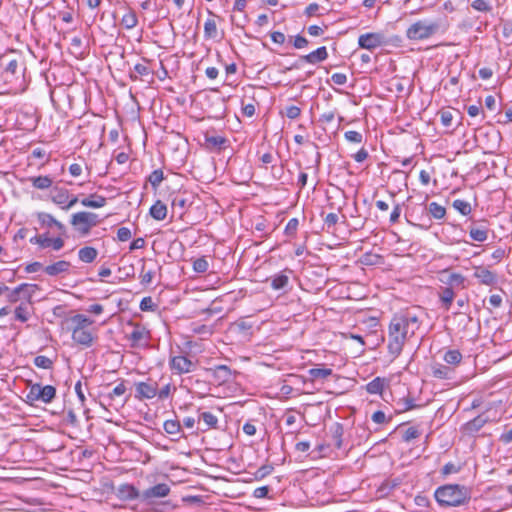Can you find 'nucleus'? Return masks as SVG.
I'll list each match as a JSON object with an SVG mask.
<instances>
[{"label":"nucleus","mask_w":512,"mask_h":512,"mask_svg":"<svg viewBox=\"0 0 512 512\" xmlns=\"http://www.w3.org/2000/svg\"><path fill=\"white\" fill-rule=\"evenodd\" d=\"M419 436H420V432L417 428L409 427L408 429L405 430V432L402 436V439L404 442H410L411 440L416 439Z\"/></svg>","instance_id":"58"},{"label":"nucleus","mask_w":512,"mask_h":512,"mask_svg":"<svg viewBox=\"0 0 512 512\" xmlns=\"http://www.w3.org/2000/svg\"><path fill=\"white\" fill-rule=\"evenodd\" d=\"M138 24V17L136 15V12L133 9H129L121 19V25L127 29L131 30L135 28Z\"/></svg>","instance_id":"35"},{"label":"nucleus","mask_w":512,"mask_h":512,"mask_svg":"<svg viewBox=\"0 0 512 512\" xmlns=\"http://www.w3.org/2000/svg\"><path fill=\"white\" fill-rule=\"evenodd\" d=\"M163 429L167 434H169L171 436H177L176 438H174L175 440L180 438L181 424H180L179 420H177V419L166 420L163 424Z\"/></svg>","instance_id":"33"},{"label":"nucleus","mask_w":512,"mask_h":512,"mask_svg":"<svg viewBox=\"0 0 512 512\" xmlns=\"http://www.w3.org/2000/svg\"><path fill=\"white\" fill-rule=\"evenodd\" d=\"M438 295H439V299L441 301L442 306L446 310H449L451 307V304L454 300V297H455V293H454L452 287H448V286L441 287Z\"/></svg>","instance_id":"28"},{"label":"nucleus","mask_w":512,"mask_h":512,"mask_svg":"<svg viewBox=\"0 0 512 512\" xmlns=\"http://www.w3.org/2000/svg\"><path fill=\"white\" fill-rule=\"evenodd\" d=\"M134 397L139 401L150 400L158 393V383L152 379L135 382Z\"/></svg>","instance_id":"10"},{"label":"nucleus","mask_w":512,"mask_h":512,"mask_svg":"<svg viewBox=\"0 0 512 512\" xmlns=\"http://www.w3.org/2000/svg\"><path fill=\"white\" fill-rule=\"evenodd\" d=\"M99 223L98 215L92 212H77L72 215L71 224L81 235H87Z\"/></svg>","instance_id":"5"},{"label":"nucleus","mask_w":512,"mask_h":512,"mask_svg":"<svg viewBox=\"0 0 512 512\" xmlns=\"http://www.w3.org/2000/svg\"><path fill=\"white\" fill-rule=\"evenodd\" d=\"M171 488L168 483L161 482L154 484L141 491L142 504L153 505L170 494Z\"/></svg>","instance_id":"6"},{"label":"nucleus","mask_w":512,"mask_h":512,"mask_svg":"<svg viewBox=\"0 0 512 512\" xmlns=\"http://www.w3.org/2000/svg\"><path fill=\"white\" fill-rule=\"evenodd\" d=\"M98 256V251L92 246H85L78 251V258L84 263H92Z\"/></svg>","instance_id":"31"},{"label":"nucleus","mask_w":512,"mask_h":512,"mask_svg":"<svg viewBox=\"0 0 512 512\" xmlns=\"http://www.w3.org/2000/svg\"><path fill=\"white\" fill-rule=\"evenodd\" d=\"M382 44V36L377 33L362 34L358 38V45L363 49L372 50Z\"/></svg>","instance_id":"19"},{"label":"nucleus","mask_w":512,"mask_h":512,"mask_svg":"<svg viewBox=\"0 0 512 512\" xmlns=\"http://www.w3.org/2000/svg\"><path fill=\"white\" fill-rule=\"evenodd\" d=\"M116 497L126 503H142L141 491L131 483H122L115 488Z\"/></svg>","instance_id":"8"},{"label":"nucleus","mask_w":512,"mask_h":512,"mask_svg":"<svg viewBox=\"0 0 512 512\" xmlns=\"http://www.w3.org/2000/svg\"><path fill=\"white\" fill-rule=\"evenodd\" d=\"M462 466L460 464H455L453 462L446 463L441 469V475L448 476L450 474H456L460 472Z\"/></svg>","instance_id":"51"},{"label":"nucleus","mask_w":512,"mask_h":512,"mask_svg":"<svg viewBox=\"0 0 512 512\" xmlns=\"http://www.w3.org/2000/svg\"><path fill=\"white\" fill-rule=\"evenodd\" d=\"M187 200L183 197L176 196L172 200V208L173 210H176L177 208L180 209L179 214H183V210L186 206Z\"/></svg>","instance_id":"61"},{"label":"nucleus","mask_w":512,"mask_h":512,"mask_svg":"<svg viewBox=\"0 0 512 512\" xmlns=\"http://www.w3.org/2000/svg\"><path fill=\"white\" fill-rule=\"evenodd\" d=\"M106 203L107 199L104 196L98 195L96 193L90 194L88 197L81 200V204L83 206L90 208H101L104 207Z\"/></svg>","instance_id":"27"},{"label":"nucleus","mask_w":512,"mask_h":512,"mask_svg":"<svg viewBox=\"0 0 512 512\" xmlns=\"http://www.w3.org/2000/svg\"><path fill=\"white\" fill-rule=\"evenodd\" d=\"M199 421H202L205 425L203 431L213 429L217 427L218 418L211 412H203L199 415Z\"/></svg>","instance_id":"37"},{"label":"nucleus","mask_w":512,"mask_h":512,"mask_svg":"<svg viewBox=\"0 0 512 512\" xmlns=\"http://www.w3.org/2000/svg\"><path fill=\"white\" fill-rule=\"evenodd\" d=\"M211 373L215 381L219 384L229 381L232 376L230 368L226 365L216 366L215 368L211 369Z\"/></svg>","instance_id":"23"},{"label":"nucleus","mask_w":512,"mask_h":512,"mask_svg":"<svg viewBox=\"0 0 512 512\" xmlns=\"http://www.w3.org/2000/svg\"><path fill=\"white\" fill-rule=\"evenodd\" d=\"M385 386V378L376 377L366 384V391L369 394H382Z\"/></svg>","instance_id":"36"},{"label":"nucleus","mask_w":512,"mask_h":512,"mask_svg":"<svg viewBox=\"0 0 512 512\" xmlns=\"http://www.w3.org/2000/svg\"><path fill=\"white\" fill-rule=\"evenodd\" d=\"M453 208L463 216H468L472 212L471 204L462 199H456L452 203Z\"/></svg>","instance_id":"43"},{"label":"nucleus","mask_w":512,"mask_h":512,"mask_svg":"<svg viewBox=\"0 0 512 512\" xmlns=\"http://www.w3.org/2000/svg\"><path fill=\"white\" fill-rule=\"evenodd\" d=\"M332 444L341 449L343 444L344 427L341 423L336 422L330 427Z\"/></svg>","instance_id":"24"},{"label":"nucleus","mask_w":512,"mask_h":512,"mask_svg":"<svg viewBox=\"0 0 512 512\" xmlns=\"http://www.w3.org/2000/svg\"><path fill=\"white\" fill-rule=\"evenodd\" d=\"M488 422V417L484 414H480L473 418L472 420L466 422L461 430L464 434L473 436L475 435L480 429L484 427V425Z\"/></svg>","instance_id":"17"},{"label":"nucleus","mask_w":512,"mask_h":512,"mask_svg":"<svg viewBox=\"0 0 512 512\" xmlns=\"http://www.w3.org/2000/svg\"><path fill=\"white\" fill-rule=\"evenodd\" d=\"M151 338L150 331L144 326L136 324L133 331L127 336L132 348L145 347Z\"/></svg>","instance_id":"11"},{"label":"nucleus","mask_w":512,"mask_h":512,"mask_svg":"<svg viewBox=\"0 0 512 512\" xmlns=\"http://www.w3.org/2000/svg\"><path fill=\"white\" fill-rule=\"evenodd\" d=\"M164 179V174L161 169L154 170L148 177V181L154 189H157Z\"/></svg>","instance_id":"47"},{"label":"nucleus","mask_w":512,"mask_h":512,"mask_svg":"<svg viewBox=\"0 0 512 512\" xmlns=\"http://www.w3.org/2000/svg\"><path fill=\"white\" fill-rule=\"evenodd\" d=\"M32 304L20 303L14 310V318L20 322H26L29 320L32 313Z\"/></svg>","instance_id":"25"},{"label":"nucleus","mask_w":512,"mask_h":512,"mask_svg":"<svg viewBox=\"0 0 512 512\" xmlns=\"http://www.w3.org/2000/svg\"><path fill=\"white\" fill-rule=\"evenodd\" d=\"M473 277L477 279L479 284L485 286H494L498 282L497 273L489 270L484 266H474Z\"/></svg>","instance_id":"14"},{"label":"nucleus","mask_w":512,"mask_h":512,"mask_svg":"<svg viewBox=\"0 0 512 512\" xmlns=\"http://www.w3.org/2000/svg\"><path fill=\"white\" fill-rule=\"evenodd\" d=\"M150 215L157 221H162L167 216V206L160 200H157L150 208Z\"/></svg>","instance_id":"29"},{"label":"nucleus","mask_w":512,"mask_h":512,"mask_svg":"<svg viewBox=\"0 0 512 512\" xmlns=\"http://www.w3.org/2000/svg\"><path fill=\"white\" fill-rule=\"evenodd\" d=\"M273 469L274 468L272 465H263L259 467L254 474L255 479L261 480L265 478L266 476L272 473Z\"/></svg>","instance_id":"57"},{"label":"nucleus","mask_w":512,"mask_h":512,"mask_svg":"<svg viewBox=\"0 0 512 512\" xmlns=\"http://www.w3.org/2000/svg\"><path fill=\"white\" fill-rule=\"evenodd\" d=\"M344 138L346 141L351 142V143L360 144L363 142V135H362V133H360L358 131H353V130L346 131L344 133Z\"/></svg>","instance_id":"53"},{"label":"nucleus","mask_w":512,"mask_h":512,"mask_svg":"<svg viewBox=\"0 0 512 512\" xmlns=\"http://www.w3.org/2000/svg\"><path fill=\"white\" fill-rule=\"evenodd\" d=\"M299 226V221L297 218H291L288 223L286 224V227L284 229V233L288 237H294L296 235L297 229Z\"/></svg>","instance_id":"52"},{"label":"nucleus","mask_w":512,"mask_h":512,"mask_svg":"<svg viewBox=\"0 0 512 512\" xmlns=\"http://www.w3.org/2000/svg\"><path fill=\"white\" fill-rule=\"evenodd\" d=\"M30 243L38 244L41 248H47L52 246L56 251L60 250L64 246V240L61 237L48 238L46 235H35L30 238Z\"/></svg>","instance_id":"16"},{"label":"nucleus","mask_w":512,"mask_h":512,"mask_svg":"<svg viewBox=\"0 0 512 512\" xmlns=\"http://www.w3.org/2000/svg\"><path fill=\"white\" fill-rule=\"evenodd\" d=\"M434 496L442 507H456L467 502L471 497L470 489L464 485L446 484L438 487Z\"/></svg>","instance_id":"2"},{"label":"nucleus","mask_w":512,"mask_h":512,"mask_svg":"<svg viewBox=\"0 0 512 512\" xmlns=\"http://www.w3.org/2000/svg\"><path fill=\"white\" fill-rule=\"evenodd\" d=\"M465 277L460 273H450L447 280L444 281L448 287L461 286L464 287Z\"/></svg>","instance_id":"44"},{"label":"nucleus","mask_w":512,"mask_h":512,"mask_svg":"<svg viewBox=\"0 0 512 512\" xmlns=\"http://www.w3.org/2000/svg\"><path fill=\"white\" fill-rule=\"evenodd\" d=\"M132 237L131 230L127 227H120L117 231V238L121 242L128 241Z\"/></svg>","instance_id":"62"},{"label":"nucleus","mask_w":512,"mask_h":512,"mask_svg":"<svg viewBox=\"0 0 512 512\" xmlns=\"http://www.w3.org/2000/svg\"><path fill=\"white\" fill-rule=\"evenodd\" d=\"M443 359L447 364L458 365L462 360V354L458 349H450L445 352Z\"/></svg>","instance_id":"41"},{"label":"nucleus","mask_w":512,"mask_h":512,"mask_svg":"<svg viewBox=\"0 0 512 512\" xmlns=\"http://www.w3.org/2000/svg\"><path fill=\"white\" fill-rule=\"evenodd\" d=\"M155 308L156 305L152 301L151 297H144L140 302V309L142 311H153Z\"/></svg>","instance_id":"63"},{"label":"nucleus","mask_w":512,"mask_h":512,"mask_svg":"<svg viewBox=\"0 0 512 512\" xmlns=\"http://www.w3.org/2000/svg\"><path fill=\"white\" fill-rule=\"evenodd\" d=\"M134 72L137 75L130 74L131 80H137L138 76H148L151 73L149 67L147 65L141 64V63L135 64Z\"/></svg>","instance_id":"49"},{"label":"nucleus","mask_w":512,"mask_h":512,"mask_svg":"<svg viewBox=\"0 0 512 512\" xmlns=\"http://www.w3.org/2000/svg\"><path fill=\"white\" fill-rule=\"evenodd\" d=\"M451 374V370L444 365H439L438 367L434 368L433 370V376L439 379H449Z\"/></svg>","instance_id":"54"},{"label":"nucleus","mask_w":512,"mask_h":512,"mask_svg":"<svg viewBox=\"0 0 512 512\" xmlns=\"http://www.w3.org/2000/svg\"><path fill=\"white\" fill-rule=\"evenodd\" d=\"M127 388L125 386V380H120V382L113 388V390L106 395H103L104 400H107L108 405L112 404V401L116 397H121L125 394Z\"/></svg>","instance_id":"34"},{"label":"nucleus","mask_w":512,"mask_h":512,"mask_svg":"<svg viewBox=\"0 0 512 512\" xmlns=\"http://www.w3.org/2000/svg\"><path fill=\"white\" fill-rule=\"evenodd\" d=\"M328 58V51L325 46L318 47L316 50L303 55L300 57V61L308 63V64H318L320 62L325 61Z\"/></svg>","instance_id":"20"},{"label":"nucleus","mask_w":512,"mask_h":512,"mask_svg":"<svg viewBox=\"0 0 512 512\" xmlns=\"http://www.w3.org/2000/svg\"><path fill=\"white\" fill-rule=\"evenodd\" d=\"M28 289H39V286L37 284L22 283L12 290L9 289V293L7 295L8 301L10 303H16L20 299L21 292Z\"/></svg>","instance_id":"26"},{"label":"nucleus","mask_w":512,"mask_h":512,"mask_svg":"<svg viewBox=\"0 0 512 512\" xmlns=\"http://www.w3.org/2000/svg\"><path fill=\"white\" fill-rule=\"evenodd\" d=\"M309 44V41L303 37L302 35H296L293 40V46L296 49L306 48Z\"/></svg>","instance_id":"64"},{"label":"nucleus","mask_w":512,"mask_h":512,"mask_svg":"<svg viewBox=\"0 0 512 512\" xmlns=\"http://www.w3.org/2000/svg\"><path fill=\"white\" fill-rule=\"evenodd\" d=\"M382 257L378 254H374L372 252H366L361 257V263L364 265L372 266L381 263Z\"/></svg>","instance_id":"45"},{"label":"nucleus","mask_w":512,"mask_h":512,"mask_svg":"<svg viewBox=\"0 0 512 512\" xmlns=\"http://www.w3.org/2000/svg\"><path fill=\"white\" fill-rule=\"evenodd\" d=\"M471 7L478 12H491L492 5L486 0H474L471 3Z\"/></svg>","instance_id":"48"},{"label":"nucleus","mask_w":512,"mask_h":512,"mask_svg":"<svg viewBox=\"0 0 512 512\" xmlns=\"http://www.w3.org/2000/svg\"><path fill=\"white\" fill-rule=\"evenodd\" d=\"M33 363L36 367L42 369H52L53 361L44 355H38L34 358Z\"/></svg>","instance_id":"46"},{"label":"nucleus","mask_w":512,"mask_h":512,"mask_svg":"<svg viewBox=\"0 0 512 512\" xmlns=\"http://www.w3.org/2000/svg\"><path fill=\"white\" fill-rule=\"evenodd\" d=\"M71 263L66 260H60L44 267V272L49 276H57L69 271Z\"/></svg>","instance_id":"22"},{"label":"nucleus","mask_w":512,"mask_h":512,"mask_svg":"<svg viewBox=\"0 0 512 512\" xmlns=\"http://www.w3.org/2000/svg\"><path fill=\"white\" fill-rule=\"evenodd\" d=\"M38 220L40 221V223L42 225H45L47 227H52V226H55L58 230H60L61 232H63L65 230V226L59 222L58 220H56L51 214L49 213H45V212H41L38 214Z\"/></svg>","instance_id":"32"},{"label":"nucleus","mask_w":512,"mask_h":512,"mask_svg":"<svg viewBox=\"0 0 512 512\" xmlns=\"http://www.w3.org/2000/svg\"><path fill=\"white\" fill-rule=\"evenodd\" d=\"M172 390L175 391L176 387H172L171 384L168 383L165 386H163L161 389L158 388V393L156 396H158V398L160 400L167 399L171 395Z\"/></svg>","instance_id":"60"},{"label":"nucleus","mask_w":512,"mask_h":512,"mask_svg":"<svg viewBox=\"0 0 512 512\" xmlns=\"http://www.w3.org/2000/svg\"><path fill=\"white\" fill-rule=\"evenodd\" d=\"M469 236L472 240L477 242H484L488 238V228L486 226L471 225L469 229Z\"/></svg>","instance_id":"30"},{"label":"nucleus","mask_w":512,"mask_h":512,"mask_svg":"<svg viewBox=\"0 0 512 512\" xmlns=\"http://www.w3.org/2000/svg\"><path fill=\"white\" fill-rule=\"evenodd\" d=\"M33 188L37 190H47L53 188V178L49 175L30 176L27 178Z\"/></svg>","instance_id":"21"},{"label":"nucleus","mask_w":512,"mask_h":512,"mask_svg":"<svg viewBox=\"0 0 512 512\" xmlns=\"http://www.w3.org/2000/svg\"><path fill=\"white\" fill-rule=\"evenodd\" d=\"M339 217L336 213H329L323 219L324 227L327 231H330L338 222Z\"/></svg>","instance_id":"56"},{"label":"nucleus","mask_w":512,"mask_h":512,"mask_svg":"<svg viewBox=\"0 0 512 512\" xmlns=\"http://www.w3.org/2000/svg\"><path fill=\"white\" fill-rule=\"evenodd\" d=\"M441 29L439 21L418 20L406 30V37L412 41L426 40Z\"/></svg>","instance_id":"3"},{"label":"nucleus","mask_w":512,"mask_h":512,"mask_svg":"<svg viewBox=\"0 0 512 512\" xmlns=\"http://www.w3.org/2000/svg\"><path fill=\"white\" fill-rule=\"evenodd\" d=\"M208 268L209 264L205 257H200L193 261V270L197 273H205Z\"/></svg>","instance_id":"50"},{"label":"nucleus","mask_w":512,"mask_h":512,"mask_svg":"<svg viewBox=\"0 0 512 512\" xmlns=\"http://www.w3.org/2000/svg\"><path fill=\"white\" fill-rule=\"evenodd\" d=\"M235 328L239 333H242L244 336L250 335V330L252 329V324L248 323L245 320H239L234 323Z\"/></svg>","instance_id":"55"},{"label":"nucleus","mask_w":512,"mask_h":512,"mask_svg":"<svg viewBox=\"0 0 512 512\" xmlns=\"http://www.w3.org/2000/svg\"><path fill=\"white\" fill-rule=\"evenodd\" d=\"M420 328V321L416 314L409 311L395 314L388 326V354L395 360L402 352L408 339L415 335Z\"/></svg>","instance_id":"1"},{"label":"nucleus","mask_w":512,"mask_h":512,"mask_svg":"<svg viewBox=\"0 0 512 512\" xmlns=\"http://www.w3.org/2000/svg\"><path fill=\"white\" fill-rule=\"evenodd\" d=\"M71 322L74 323L73 328L88 329L94 321L83 314H76L71 317Z\"/></svg>","instance_id":"39"},{"label":"nucleus","mask_w":512,"mask_h":512,"mask_svg":"<svg viewBox=\"0 0 512 512\" xmlns=\"http://www.w3.org/2000/svg\"><path fill=\"white\" fill-rule=\"evenodd\" d=\"M218 35L217 24L214 19H207L204 23V37L206 39H215Z\"/></svg>","instance_id":"42"},{"label":"nucleus","mask_w":512,"mask_h":512,"mask_svg":"<svg viewBox=\"0 0 512 512\" xmlns=\"http://www.w3.org/2000/svg\"><path fill=\"white\" fill-rule=\"evenodd\" d=\"M169 366L177 374L189 373L196 367L195 363L184 355L173 356L169 361Z\"/></svg>","instance_id":"13"},{"label":"nucleus","mask_w":512,"mask_h":512,"mask_svg":"<svg viewBox=\"0 0 512 512\" xmlns=\"http://www.w3.org/2000/svg\"><path fill=\"white\" fill-rule=\"evenodd\" d=\"M0 66L6 82L18 81L24 76V63L18 57L11 54H5L0 57Z\"/></svg>","instance_id":"4"},{"label":"nucleus","mask_w":512,"mask_h":512,"mask_svg":"<svg viewBox=\"0 0 512 512\" xmlns=\"http://www.w3.org/2000/svg\"><path fill=\"white\" fill-rule=\"evenodd\" d=\"M50 198L53 203L61 206L64 210H68L78 202L77 196H70L66 188L59 186H53L50 190Z\"/></svg>","instance_id":"9"},{"label":"nucleus","mask_w":512,"mask_h":512,"mask_svg":"<svg viewBox=\"0 0 512 512\" xmlns=\"http://www.w3.org/2000/svg\"><path fill=\"white\" fill-rule=\"evenodd\" d=\"M333 373L331 368H311L308 371V374L312 380H318V379H326L327 377L331 376Z\"/></svg>","instance_id":"40"},{"label":"nucleus","mask_w":512,"mask_h":512,"mask_svg":"<svg viewBox=\"0 0 512 512\" xmlns=\"http://www.w3.org/2000/svg\"><path fill=\"white\" fill-rule=\"evenodd\" d=\"M440 121L443 126L450 127L453 121V114L448 110H442L439 112Z\"/></svg>","instance_id":"59"},{"label":"nucleus","mask_w":512,"mask_h":512,"mask_svg":"<svg viewBox=\"0 0 512 512\" xmlns=\"http://www.w3.org/2000/svg\"><path fill=\"white\" fill-rule=\"evenodd\" d=\"M290 274L292 270L284 269L267 280L273 290L287 292L290 289Z\"/></svg>","instance_id":"12"},{"label":"nucleus","mask_w":512,"mask_h":512,"mask_svg":"<svg viewBox=\"0 0 512 512\" xmlns=\"http://www.w3.org/2000/svg\"><path fill=\"white\" fill-rule=\"evenodd\" d=\"M72 340L78 345L91 347L94 342V336L89 329L73 328Z\"/></svg>","instance_id":"18"},{"label":"nucleus","mask_w":512,"mask_h":512,"mask_svg":"<svg viewBox=\"0 0 512 512\" xmlns=\"http://www.w3.org/2000/svg\"><path fill=\"white\" fill-rule=\"evenodd\" d=\"M427 211L429 214L436 220H441L446 215V209L442 205L438 204L437 202H431L427 206Z\"/></svg>","instance_id":"38"},{"label":"nucleus","mask_w":512,"mask_h":512,"mask_svg":"<svg viewBox=\"0 0 512 512\" xmlns=\"http://www.w3.org/2000/svg\"><path fill=\"white\" fill-rule=\"evenodd\" d=\"M228 139L221 135H214L206 132L204 134V145L210 151H221L227 147Z\"/></svg>","instance_id":"15"},{"label":"nucleus","mask_w":512,"mask_h":512,"mask_svg":"<svg viewBox=\"0 0 512 512\" xmlns=\"http://www.w3.org/2000/svg\"><path fill=\"white\" fill-rule=\"evenodd\" d=\"M56 395V389L52 385L42 386L39 383H35L30 387L29 392L26 395L28 402L41 401L43 403H50Z\"/></svg>","instance_id":"7"}]
</instances>
